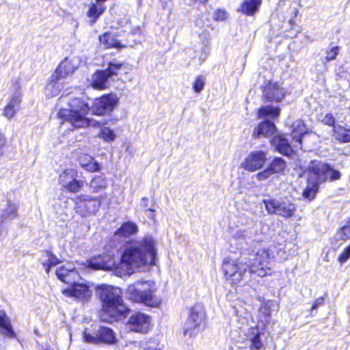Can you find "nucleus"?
<instances>
[{
    "instance_id": "nucleus-54",
    "label": "nucleus",
    "mask_w": 350,
    "mask_h": 350,
    "mask_svg": "<svg viewBox=\"0 0 350 350\" xmlns=\"http://www.w3.org/2000/svg\"><path fill=\"white\" fill-rule=\"evenodd\" d=\"M233 243H234V245H232L231 244L230 246V250L231 252L235 253V252L234 250H232V249L234 247V246H237L238 245L239 242L234 241Z\"/></svg>"
},
{
    "instance_id": "nucleus-43",
    "label": "nucleus",
    "mask_w": 350,
    "mask_h": 350,
    "mask_svg": "<svg viewBox=\"0 0 350 350\" xmlns=\"http://www.w3.org/2000/svg\"><path fill=\"white\" fill-rule=\"evenodd\" d=\"M68 274H75V271L67 269L64 265L58 267L56 269L57 278H64Z\"/></svg>"
},
{
    "instance_id": "nucleus-2",
    "label": "nucleus",
    "mask_w": 350,
    "mask_h": 350,
    "mask_svg": "<svg viewBox=\"0 0 350 350\" xmlns=\"http://www.w3.org/2000/svg\"><path fill=\"white\" fill-rule=\"evenodd\" d=\"M101 301V314L103 321L112 323L126 316L129 311L118 288L107 284H100L96 288Z\"/></svg>"
},
{
    "instance_id": "nucleus-21",
    "label": "nucleus",
    "mask_w": 350,
    "mask_h": 350,
    "mask_svg": "<svg viewBox=\"0 0 350 350\" xmlns=\"http://www.w3.org/2000/svg\"><path fill=\"white\" fill-rule=\"evenodd\" d=\"M109 75L105 70H98L92 75L91 86L97 90H103L107 88Z\"/></svg>"
},
{
    "instance_id": "nucleus-47",
    "label": "nucleus",
    "mask_w": 350,
    "mask_h": 350,
    "mask_svg": "<svg viewBox=\"0 0 350 350\" xmlns=\"http://www.w3.org/2000/svg\"><path fill=\"white\" fill-rule=\"evenodd\" d=\"M228 16V13L225 10L218 9L213 14V18L217 21L225 20Z\"/></svg>"
},
{
    "instance_id": "nucleus-36",
    "label": "nucleus",
    "mask_w": 350,
    "mask_h": 350,
    "mask_svg": "<svg viewBox=\"0 0 350 350\" xmlns=\"http://www.w3.org/2000/svg\"><path fill=\"white\" fill-rule=\"evenodd\" d=\"M250 340L251 341V347L256 350H259L262 347V343L259 338V333L257 329L252 328V335Z\"/></svg>"
},
{
    "instance_id": "nucleus-7",
    "label": "nucleus",
    "mask_w": 350,
    "mask_h": 350,
    "mask_svg": "<svg viewBox=\"0 0 350 350\" xmlns=\"http://www.w3.org/2000/svg\"><path fill=\"white\" fill-rule=\"evenodd\" d=\"M262 202L269 214H275L286 218L292 217L296 210L295 205L286 198L264 199Z\"/></svg>"
},
{
    "instance_id": "nucleus-32",
    "label": "nucleus",
    "mask_w": 350,
    "mask_h": 350,
    "mask_svg": "<svg viewBox=\"0 0 350 350\" xmlns=\"http://www.w3.org/2000/svg\"><path fill=\"white\" fill-rule=\"evenodd\" d=\"M261 4V0H245L242 4V12L247 15H252Z\"/></svg>"
},
{
    "instance_id": "nucleus-22",
    "label": "nucleus",
    "mask_w": 350,
    "mask_h": 350,
    "mask_svg": "<svg viewBox=\"0 0 350 350\" xmlns=\"http://www.w3.org/2000/svg\"><path fill=\"white\" fill-rule=\"evenodd\" d=\"M138 226L133 221L123 222L120 228L114 232V235L118 238H129L137 234Z\"/></svg>"
},
{
    "instance_id": "nucleus-45",
    "label": "nucleus",
    "mask_w": 350,
    "mask_h": 350,
    "mask_svg": "<svg viewBox=\"0 0 350 350\" xmlns=\"http://www.w3.org/2000/svg\"><path fill=\"white\" fill-rule=\"evenodd\" d=\"M272 174H273L269 167L266 168L262 172L257 173L255 175L256 178L258 181L265 180L269 178Z\"/></svg>"
},
{
    "instance_id": "nucleus-33",
    "label": "nucleus",
    "mask_w": 350,
    "mask_h": 350,
    "mask_svg": "<svg viewBox=\"0 0 350 350\" xmlns=\"http://www.w3.org/2000/svg\"><path fill=\"white\" fill-rule=\"evenodd\" d=\"M286 166L285 161L280 157H275L271 161L269 168L273 174L282 172Z\"/></svg>"
},
{
    "instance_id": "nucleus-20",
    "label": "nucleus",
    "mask_w": 350,
    "mask_h": 350,
    "mask_svg": "<svg viewBox=\"0 0 350 350\" xmlns=\"http://www.w3.org/2000/svg\"><path fill=\"white\" fill-rule=\"evenodd\" d=\"M276 128L275 124L270 121L260 122L254 130L253 137L254 138L269 137L275 133Z\"/></svg>"
},
{
    "instance_id": "nucleus-27",
    "label": "nucleus",
    "mask_w": 350,
    "mask_h": 350,
    "mask_svg": "<svg viewBox=\"0 0 350 350\" xmlns=\"http://www.w3.org/2000/svg\"><path fill=\"white\" fill-rule=\"evenodd\" d=\"M0 328L3 329V334L7 336L10 338H15L16 336V333L12 329L10 319L3 310H0Z\"/></svg>"
},
{
    "instance_id": "nucleus-19",
    "label": "nucleus",
    "mask_w": 350,
    "mask_h": 350,
    "mask_svg": "<svg viewBox=\"0 0 350 350\" xmlns=\"http://www.w3.org/2000/svg\"><path fill=\"white\" fill-rule=\"evenodd\" d=\"M100 42L105 49H122L125 45L116 38V36L111 31H105L98 36Z\"/></svg>"
},
{
    "instance_id": "nucleus-30",
    "label": "nucleus",
    "mask_w": 350,
    "mask_h": 350,
    "mask_svg": "<svg viewBox=\"0 0 350 350\" xmlns=\"http://www.w3.org/2000/svg\"><path fill=\"white\" fill-rule=\"evenodd\" d=\"M333 132L336 139L341 142H350V129L336 124V126H334V129H333Z\"/></svg>"
},
{
    "instance_id": "nucleus-4",
    "label": "nucleus",
    "mask_w": 350,
    "mask_h": 350,
    "mask_svg": "<svg viewBox=\"0 0 350 350\" xmlns=\"http://www.w3.org/2000/svg\"><path fill=\"white\" fill-rule=\"evenodd\" d=\"M340 172L332 169L329 165L321 161H313L308 165V184L304 190L303 196L308 200H312L318 191L319 185L329 179L338 180Z\"/></svg>"
},
{
    "instance_id": "nucleus-10",
    "label": "nucleus",
    "mask_w": 350,
    "mask_h": 350,
    "mask_svg": "<svg viewBox=\"0 0 350 350\" xmlns=\"http://www.w3.org/2000/svg\"><path fill=\"white\" fill-rule=\"evenodd\" d=\"M77 172L73 169H66L59 176V183L70 193H78L83 187V182L77 179Z\"/></svg>"
},
{
    "instance_id": "nucleus-9",
    "label": "nucleus",
    "mask_w": 350,
    "mask_h": 350,
    "mask_svg": "<svg viewBox=\"0 0 350 350\" xmlns=\"http://www.w3.org/2000/svg\"><path fill=\"white\" fill-rule=\"evenodd\" d=\"M87 263L89 267L95 270H111L118 267L114 254L111 250L90 258L87 260Z\"/></svg>"
},
{
    "instance_id": "nucleus-49",
    "label": "nucleus",
    "mask_w": 350,
    "mask_h": 350,
    "mask_svg": "<svg viewBox=\"0 0 350 350\" xmlns=\"http://www.w3.org/2000/svg\"><path fill=\"white\" fill-rule=\"evenodd\" d=\"M7 146V138L4 133L0 131V157L3 154V150Z\"/></svg>"
},
{
    "instance_id": "nucleus-14",
    "label": "nucleus",
    "mask_w": 350,
    "mask_h": 350,
    "mask_svg": "<svg viewBox=\"0 0 350 350\" xmlns=\"http://www.w3.org/2000/svg\"><path fill=\"white\" fill-rule=\"evenodd\" d=\"M150 317L141 312H136L127 321L129 329L135 332L146 333L150 329Z\"/></svg>"
},
{
    "instance_id": "nucleus-57",
    "label": "nucleus",
    "mask_w": 350,
    "mask_h": 350,
    "mask_svg": "<svg viewBox=\"0 0 350 350\" xmlns=\"http://www.w3.org/2000/svg\"><path fill=\"white\" fill-rule=\"evenodd\" d=\"M154 261L156 260V258H154Z\"/></svg>"
},
{
    "instance_id": "nucleus-42",
    "label": "nucleus",
    "mask_w": 350,
    "mask_h": 350,
    "mask_svg": "<svg viewBox=\"0 0 350 350\" xmlns=\"http://www.w3.org/2000/svg\"><path fill=\"white\" fill-rule=\"evenodd\" d=\"M321 122L324 124L332 126L333 129H334V126H336V124H335V118L331 113H327L324 115H322L321 118Z\"/></svg>"
},
{
    "instance_id": "nucleus-29",
    "label": "nucleus",
    "mask_w": 350,
    "mask_h": 350,
    "mask_svg": "<svg viewBox=\"0 0 350 350\" xmlns=\"http://www.w3.org/2000/svg\"><path fill=\"white\" fill-rule=\"evenodd\" d=\"M202 325L196 323L193 320L187 318L183 327V334L192 338L196 336L201 329Z\"/></svg>"
},
{
    "instance_id": "nucleus-11",
    "label": "nucleus",
    "mask_w": 350,
    "mask_h": 350,
    "mask_svg": "<svg viewBox=\"0 0 350 350\" xmlns=\"http://www.w3.org/2000/svg\"><path fill=\"white\" fill-rule=\"evenodd\" d=\"M77 66L68 57H65L56 67L49 79V85H54L61 79L72 75L77 70Z\"/></svg>"
},
{
    "instance_id": "nucleus-55",
    "label": "nucleus",
    "mask_w": 350,
    "mask_h": 350,
    "mask_svg": "<svg viewBox=\"0 0 350 350\" xmlns=\"http://www.w3.org/2000/svg\"><path fill=\"white\" fill-rule=\"evenodd\" d=\"M159 304H160V301H157V300L154 299V308L159 307Z\"/></svg>"
},
{
    "instance_id": "nucleus-13",
    "label": "nucleus",
    "mask_w": 350,
    "mask_h": 350,
    "mask_svg": "<svg viewBox=\"0 0 350 350\" xmlns=\"http://www.w3.org/2000/svg\"><path fill=\"white\" fill-rule=\"evenodd\" d=\"M145 282H137L130 286L128 293L129 298L135 302L143 303L146 306H152L153 301L150 289L142 290L139 286L144 284Z\"/></svg>"
},
{
    "instance_id": "nucleus-39",
    "label": "nucleus",
    "mask_w": 350,
    "mask_h": 350,
    "mask_svg": "<svg viewBox=\"0 0 350 350\" xmlns=\"http://www.w3.org/2000/svg\"><path fill=\"white\" fill-rule=\"evenodd\" d=\"M205 77L202 75H198L193 81L192 88L195 92L200 93L204 88Z\"/></svg>"
},
{
    "instance_id": "nucleus-15",
    "label": "nucleus",
    "mask_w": 350,
    "mask_h": 350,
    "mask_svg": "<svg viewBox=\"0 0 350 350\" xmlns=\"http://www.w3.org/2000/svg\"><path fill=\"white\" fill-rule=\"evenodd\" d=\"M63 295L68 297H74L82 301H88L92 296L90 286L83 283H75L62 291Z\"/></svg>"
},
{
    "instance_id": "nucleus-3",
    "label": "nucleus",
    "mask_w": 350,
    "mask_h": 350,
    "mask_svg": "<svg viewBox=\"0 0 350 350\" xmlns=\"http://www.w3.org/2000/svg\"><path fill=\"white\" fill-rule=\"evenodd\" d=\"M89 98L72 97L68 102L67 108L58 110L57 117L61 124L69 123L75 129L86 128L90 126L91 119L88 118L92 111Z\"/></svg>"
},
{
    "instance_id": "nucleus-51",
    "label": "nucleus",
    "mask_w": 350,
    "mask_h": 350,
    "mask_svg": "<svg viewBox=\"0 0 350 350\" xmlns=\"http://www.w3.org/2000/svg\"><path fill=\"white\" fill-rule=\"evenodd\" d=\"M245 232H246L245 230H238L234 233V238H235V239H245L246 238Z\"/></svg>"
},
{
    "instance_id": "nucleus-41",
    "label": "nucleus",
    "mask_w": 350,
    "mask_h": 350,
    "mask_svg": "<svg viewBox=\"0 0 350 350\" xmlns=\"http://www.w3.org/2000/svg\"><path fill=\"white\" fill-rule=\"evenodd\" d=\"M17 110L18 109L16 107L11 105V104L7 103L3 109L2 114L5 118L11 119L15 116Z\"/></svg>"
},
{
    "instance_id": "nucleus-46",
    "label": "nucleus",
    "mask_w": 350,
    "mask_h": 350,
    "mask_svg": "<svg viewBox=\"0 0 350 350\" xmlns=\"http://www.w3.org/2000/svg\"><path fill=\"white\" fill-rule=\"evenodd\" d=\"M338 236L341 241H347L350 239V225L343 226L338 232Z\"/></svg>"
},
{
    "instance_id": "nucleus-34",
    "label": "nucleus",
    "mask_w": 350,
    "mask_h": 350,
    "mask_svg": "<svg viewBox=\"0 0 350 350\" xmlns=\"http://www.w3.org/2000/svg\"><path fill=\"white\" fill-rule=\"evenodd\" d=\"M98 137L105 142H111L115 140L116 135L115 132L108 126H104L98 133Z\"/></svg>"
},
{
    "instance_id": "nucleus-50",
    "label": "nucleus",
    "mask_w": 350,
    "mask_h": 350,
    "mask_svg": "<svg viewBox=\"0 0 350 350\" xmlns=\"http://www.w3.org/2000/svg\"><path fill=\"white\" fill-rule=\"evenodd\" d=\"M323 304H324V297H318L314 301V302L313 303V304L312 306L311 310H310L311 315H314V314H313L314 310H317L319 306H323Z\"/></svg>"
},
{
    "instance_id": "nucleus-25",
    "label": "nucleus",
    "mask_w": 350,
    "mask_h": 350,
    "mask_svg": "<svg viewBox=\"0 0 350 350\" xmlns=\"http://www.w3.org/2000/svg\"><path fill=\"white\" fill-rule=\"evenodd\" d=\"M107 187V178L103 174L94 176L90 181L89 188L91 192L96 193L105 189Z\"/></svg>"
},
{
    "instance_id": "nucleus-53",
    "label": "nucleus",
    "mask_w": 350,
    "mask_h": 350,
    "mask_svg": "<svg viewBox=\"0 0 350 350\" xmlns=\"http://www.w3.org/2000/svg\"><path fill=\"white\" fill-rule=\"evenodd\" d=\"M189 1L188 4L191 5L194 4L196 2H200L201 3H205L207 2L208 0H187Z\"/></svg>"
},
{
    "instance_id": "nucleus-5",
    "label": "nucleus",
    "mask_w": 350,
    "mask_h": 350,
    "mask_svg": "<svg viewBox=\"0 0 350 350\" xmlns=\"http://www.w3.org/2000/svg\"><path fill=\"white\" fill-rule=\"evenodd\" d=\"M120 262L127 268H139L153 263V242H142L139 247L126 248Z\"/></svg>"
},
{
    "instance_id": "nucleus-31",
    "label": "nucleus",
    "mask_w": 350,
    "mask_h": 350,
    "mask_svg": "<svg viewBox=\"0 0 350 350\" xmlns=\"http://www.w3.org/2000/svg\"><path fill=\"white\" fill-rule=\"evenodd\" d=\"M280 115V109L271 105L262 107L258 109V116L260 118H276Z\"/></svg>"
},
{
    "instance_id": "nucleus-56",
    "label": "nucleus",
    "mask_w": 350,
    "mask_h": 350,
    "mask_svg": "<svg viewBox=\"0 0 350 350\" xmlns=\"http://www.w3.org/2000/svg\"><path fill=\"white\" fill-rule=\"evenodd\" d=\"M142 241H148L146 238H144Z\"/></svg>"
},
{
    "instance_id": "nucleus-6",
    "label": "nucleus",
    "mask_w": 350,
    "mask_h": 350,
    "mask_svg": "<svg viewBox=\"0 0 350 350\" xmlns=\"http://www.w3.org/2000/svg\"><path fill=\"white\" fill-rule=\"evenodd\" d=\"M118 101L116 94L112 92L96 97L92 103V114L96 116H109L118 105Z\"/></svg>"
},
{
    "instance_id": "nucleus-40",
    "label": "nucleus",
    "mask_w": 350,
    "mask_h": 350,
    "mask_svg": "<svg viewBox=\"0 0 350 350\" xmlns=\"http://www.w3.org/2000/svg\"><path fill=\"white\" fill-rule=\"evenodd\" d=\"M5 216L9 218H16L18 216V206L16 204L9 202L5 210Z\"/></svg>"
},
{
    "instance_id": "nucleus-44",
    "label": "nucleus",
    "mask_w": 350,
    "mask_h": 350,
    "mask_svg": "<svg viewBox=\"0 0 350 350\" xmlns=\"http://www.w3.org/2000/svg\"><path fill=\"white\" fill-rule=\"evenodd\" d=\"M350 258V245L344 248L342 252L338 256V260L342 265Z\"/></svg>"
},
{
    "instance_id": "nucleus-35",
    "label": "nucleus",
    "mask_w": 350,
    "mask_h": 350,
    "mask_svg": "<svg viewBox=\"0 0 350 350\" xmlns=\"http://www.w3.org/2000/svg\"><path fill=\"white\" fill-rule=\"evenodd\" d=\"M123 68L124 64L122 63L109 62L105 70L110 78L111 77L118 75Z\"/></svg>"
},
{
    "instance_id": "nucleus-18",
    "label": "nucleus",
    "mask_w": 350,
    "mask_h": 350,
    "mask_svg": "<svg viewBox=\"0 0 350 350\" xmlns=\"http://www.w3.org/2000/svg\"><path fill=\"white\" fill-rule=\"evenodd\" d=\"M77 161L81 168L90 173H96L100 171L102 165L92 156L88 153H81Z\"/></svg>"
},
{
    "instance_id": "nucleus-23",
    "label": "nucleus",
    "mask_w": 350,
    "mask_h": 350,
    "mask_svg": "<svg viewBox=\"0 0 350 350\" xmlns=\"http://www.w3.org/2000/svg\"><path fill=\"white\" fill-rule=\"evenodd\" d=\"M42 258L41 264L47 274L49 273L53 267L61 262V260L53 252L48 250H44L42 252Z\"/></svg>"
},
{
    "instance_id": "nucleus-28",
    "label": "nucleus",
    "mask_w": 350,
    "mask_h": 350,
    "mask_svg": "<svg viewBox=\"0 0 350 350\" xmlns=\"http://www.w3.org/2000/svg\"><path fill=\"white\" fill-rule=\"evenodd\" d=\"M291 136L293 139L297 142L301 143L303 136L306 133V127L301 121H296L292 126Z\"/></svg>"
},
{
    "instance_id": "nucleus-24",
    "label": "nucleus",
    "mask_w": 350,
    "mask_h": 350,
    "mask_svg": "<svg viewBox=\"0 0 350 350\" xmlns=\"http://www.w3.org/2000/svg\"><path fill=\"white\" fill-rule=\"evenodd\" d=\"M271 145L281 154L289 156L293 150L288 140L282 135H276L271 140Z\"/></svg>"
},
{
    "instance_id": "nucleus-37",
    "label": "nucleus",
    "mask_w": 350,
    "mask_h": 350,
    "mask_svg": "<svg viewBox=\"0 0 350 350\" xmlns=\"http://www.w3.org/2000/svg\"><path fill=\"white\" fill-rule=\"evenodd\" d=\"M16 83L17 90L12 95L8 103L11 104V105L14 106L18 109L22 102V94L21 92V86L18 82H16Z\"/></svg>"
},
{
    "instance_id": "nucleus-16",
    "label": "nucleus",
    "mask_w": 350,
    "mask_h": 350,
    "mask_svg": "<svg viewBox=\"0 0 350 350\" xmlns=\"http://www.w3.org/2000/svg\"><path fill=\"white\" fill-rule=\"evenodd\" d=\"M267 160V154L262 150L251 152L242 163L243 167L247 171L254 172L262 167Z\"/></svg>"
},
{
    "instance_id": "nucleus-17",
    "label": "nucleus",
    "mask_w": 350,
    "mask_h": 350,
    "mask_svg": "<svg viewBox=\"0 0 350 350\" xmlns=\"http://www.w3.org/2000/svg\"><path fill=\"white\" fill-rule=\"evenodd\" d=\"M263 97L270 102H280L284 96L285 92L280 85L277 83L267 81L262 87Z\"/></svg>"
},
{
    "instance_id": "nucleus-48",
    "label": "nucleus",
    "mask_w": 350,
    "mask_h": 350,
    "mask_svg": "<svg viewBox=\"0 0 350 350\" xmlns=\"http://www.w3.org/2000/svg\"><path fill=\"white\" fill-rule=\"evenodd\" d=\"M78 273L77 271H75V274H68L64 277V278H59L62 282H63L65 284H69V286L72 285V284L76 283L75 279L77 276Z\"/></svg>"
},
{
    "instance_id": "nucleus-52",
    "label": "nucleus",
    "mask_w": 350,
    "mask_h": 350,
    "mask_svg": "<svg viewBox=\"0 0 350 350\" xmlns=\"http://www.w3.org/2000/svg\"><path fill=\"white\" fill-rule=\"evenodd\" d=\"M148 198H143L142 199V202H141V206L143 208H144L145 211H153L152 208L148 207Z\"/></svg>"
},
{
    "instance_id": "nucleus-12",
    "label": "nucleus",
    "mask_w": 350,
    "mask_h": 350,
    "mask_svg": "<svg viewBox=\"0 0 350 350\" xmlns=\"http://www.w3.org/2000/svg\"><path fill=\"white\" fill-rule=\"evenodd\" d=\"M85 341L92 344H113L116 342V338L112 329L107 327H100L96 334L92 336L90 333L84 332Z\"/></svg>"
},
{
    "instance_id": "nucleus-26",
    "label": "nucleus",
    "mask_w": 350,
    "mask_h": 350,
    "mask_svg": "<svg viewBox=\"0 0 350 350\" xmlns=\"http://www.w3.org/2000/svg\"><path fill=\"white\" fill-rule=\"evenodd\" d=\"M188 319L193 320L196 323L202 326L206 319V314L203 306L200 304H196L192 306L190 309Z\"/></svg>"
},
{
    "instance_id": "nucleus-1",
    "label": "nucleus",
    "mask_w": 350,
    "mask_h": 350,
    "mask_svg": "<svg viewBox=\"0 0 350 350\" xmlns=\"http://www.w3.org/2000/svg\"><path fill=\"white\" fill-rule=\"evenodd\" d=\"M245 254L241 253L239 258L232 256L226 258L222 264V269L226 278L232 284H237L245 280L247 275L256 274L258 277L270 275L272 267L269 261V254L265 250L256 252L254 251L245 257Z\"/></svg>"
},
{
    "instance_id": "nucleus-38",
    "label": "nucleus",
    "mask_w": 350,
    "mask_h": 350,
    "mask_svg": "<svg viewBox=\"0 0 350 350\" xmlns=\"http://www.w3.org/2000/svg\"><path fill=\"white\" fill-rule=\"evenodd\" d=\"M340 51L338 46L330 44L329 46L325 49V54L324 59L326 62H329L336 59Z\"/></svg>"
},
{
    "instance_id": "nucleus-58",
    "label": "nucleus",
    "mask_w": 350,
    "mask_h": 350,
    "mask_svg": "<svg viewBox=\"0 0 350 350\" xmlns=\"http://www.w3.org/2000/svg\"><path fill=\"white\" fill-rule=\"evenodd\" d=\"M159 350H160V349H159Z\"/></svg>"
},
{
    "instance_id": "nucleus-8",
    "label": "nucleus",
    "mask_w": 350,
    "mask_h": 350,
    "mask_svg": "<svg viewBox=\"0 0 350 350\" xmlns=\"http://www.w3.org/2000/svg\"><path fill=\"white\" fill-rule=\"evenodd\" d=\"M77 211L83 217L94 215L100 206V200L88 195L81 194L74 199Z\"/></svg>"
}]
</instances>
